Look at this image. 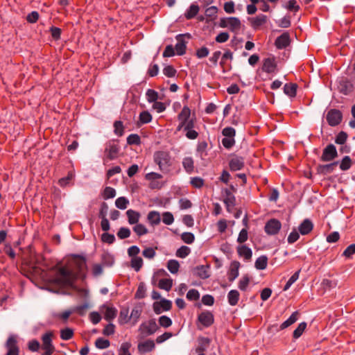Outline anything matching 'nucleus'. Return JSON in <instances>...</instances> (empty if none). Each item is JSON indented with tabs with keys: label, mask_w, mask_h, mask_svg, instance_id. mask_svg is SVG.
<instances>
[{
	"label": "nucleus",
	"mask_w": 355,
	"mask_h": 355,
	"mask_svg": "<svg viewBox=\"0 0 355 355\" xmlns=\"http://www.w3.org/2000/svg\"><path fill=\"white\" fill-rule=\"evenodd\" d=\"M338 157V152L336 146L332 144H328L322 150V154L320 157L322 162H331Z\"/></svg>",
	"instance_id": "6"
},
{
	"label": "nucleus",
	"mask_w": 355,
	"mask_h": 355,
	"mask_svg": "<svg viewBox=\"0 0 355 355\" xmlns=\"http://www.w3.org/2000/svg\"><path fill=\"white\" fill-rule=\"evenodd\" d=\"M338 164V162H334L327 164H319L316 166L318 174L326 175L334 172Z\"/></svg>",
	"instance_id": "10"
},
{
	"label": "nucleus",
	"mask_w": 355,
	"mask_h": 355,
	"mask_svg": "<svg viewBox=\"0 0 355 355\" xmlns=\"http://www.w3.org/2000/svg\"><path fill=\"white\" fill-rule=\"evenodd\" d=\"M251 26L254 29H257L267 21V16L259 15L254 18H250Z\"/></svg>",
	"instance_id": "22"
},
{
	"label": "nucleus",
	"mask_w": 355,
	"mask_h": 355,
	"mask_svg": "<svg viewBox=\"0 0 355 355\" xmlns=\"http://www.w3.org/2000/svg\"><path fill=\"white\" fill-rule=\"evenodd\" d=\"M198 320L205 327H210L214 322V317L211 312L205 311L198 316Z\"/></svg>",
	"instance_id": "9"
},
{
	"label": "nucleus",
	"mask_w": 355,
	"mask_h": 355,
	"mask_svg": "<svg viewBox=\"0 0 355 355\" xmlns=\"http://www.w3.org/2000/svg\"><path fill=\"white\" fill-rule=\"evenodd\" d=\"M133 231L137 234V236H141L146 234L148 232V229L143 224H136L133 227Z\"/></svg>",
	"instance_id": "49"
},
{
	"label": "nucleus",
	"mask_w": 355,
	"mask_h": 355,
	"mask_svg": "<svg viewBox=\"0 0 355 355\" xmlns=\"http://www.w3.org/2000/svg\"><path fill=\"white\" fill-rule=\"evenodd\" d=\"M282 227L280 221L275 218L270 219L265 225L264 230L268 235H276Z\"/></svg>",
	"instance_id": "8"
},
{
	"label": "nucleus",
	"mask_w": 355,
	"mask_h": 355,
	"mask_svg": "<svg viewBox=\"0 0 355 355\" xmlns=\"http://www.w3.org/2000/svg\"><path fill=\"white\" fill-rule=\"evenodd\" d=\"M178 43L175 44L174 49L178 55H182L185 54L187 49V42L182 39V35H178L176 36Z\"/></svg>",
	"instance_id": "18"
},
{
	"label": "nucleus",
	"mask_w": 355,
	"mask_h": 355,
	"mask_svg": "<svg viewBox=\"0 0 355 355\" xmlns=\"http://www.w3.org/2000/svg\"><path fill=\"white\" fill-rule=\"evenodd\" d=\"M181 239L185 243L191 244L195 240V236L191 232H184L181 235Z\"/></svg>",
	"instance_id": "57"
},
{
	"label": "nucleus",
	"mask_w": 355,
	"mask_h": 355,
	"mask_svg": "<svg viewBox=\"0 0 355 355\" xmlns=\"http://www.w3.org/2000/svg\"><path fill=\"white\" fill-rule=\"evenodd\" d=\"M297 85L296 83H286L284 86V92L290 97L296 96Z\"/></svg>",
	"instance_id": "27"
},
{
	"label": "nucleus",
	"mask_w": 355,
	"mask_h": 355,
	"mask_svg": "<svg viewBox=\"0 0 355 355\" xmlns=\"http://www.w3.org/2000/svg\"><path fill=\"white\" fill-rule=\"evenodd\" d=\"M199 11V6L198 5L191 4L189 8L187 10L184 14V17L187 19H191L195 17Z\"/></svg>",
	"instance_id": "31"
},
{
	"label": "nucleus",
	"mask_w": 355,
	"mask_h": 355,
	"mask_svg": "<svg viewBox=\"0 0 355 355\" xmlns=\"http://www.w3.org/2000/svg\"><path fill=\"white\" fill-rule=\"evenodd\" d=\"M120 151L118 140H109L105 144L103 161L114 160L117 158Z\"/></svg>",
	"instance_id": "3"
},
{
	"label": "nucleus",
	"mask_w": 355,
	"mask_h": 355,
	"mask_svg": "<svg viewBox=\"0 0 355 355\" xmlns=\"http://www.w3.org/2000/svg\"><path fill=\"white\" fill-rule=\"evenodd\" d=\"M173 286V280L171 279H161L158 283V287L160 289L169 291Z\"/></svg>",
	"instance_id": "33"
},
{
	"label": "nucleus",
	"mask_w": 355,
	"mask_h": 355,
	"mask_svg": "<svg viewBox=\"0 0 355 355\" xmlns=\"http://www.w3.org/2000/svg\"><path fill=\"white\" fill-rule=\"evenodd\" d=\"M190 183L193 187L200 189L204 185V180L200 177H194L191 178Z\"/></svg>",
	"instance_id": "64"
},
{
	"label": "nucleus",
	"mask_w": 355,
	"mask_h": 355,
	"mask_svg": "<svg viewBox=\"0 0 355 355\" xmlns=\"http://www.w3.org/2000/svg\"><path fill=\"white\" fill-rule=\"evenodd\" d=\"M131 267L137 272L139 271L143 266V259L140 257H135L131 259Z\"/></svg>",
	"instance_id": "43"
},
{
	"label": "nucleus",
	"mask_w": 355,
	"mask_h": 355,
	"mask_svg": "<svg viewBox=\"0 0 355 355\" xmlns=\"http://www.w3.org/2000/svg\"><path fill=\"white\" fill-rule=\"evenodd\" d=\"M129 205V200L125 197H119L115 201V205L120 209H125Z\"/></svg>",
	"instance_id": "46"
},
{
	"label": "nucleus",
	"mask_w": 355,
	"mask_h": 355,
	"mask_svg": "<svg viewBox=\"0 0 355 355\" xmlns=\"http://www.w3.org/2000/svg\"><path fill=\"white\" fill-rule=\"evenodd\" d=\"M74 264L78 270V272L80 274L86 268V259L81 255L73 254Z\"/></svg>",
	"instance_id": "21"
},
{
	"label": "nucleus",
	"mask_w": 355,
	"mask_h": 355,
	"mask_svg": "<svg viewBox=\"0 0 355 355\" xmlns=\"http://www.w3.org/2000/svg\"><path fill=\"white\" fill-rule=\"evenodd\" d=\"M116 190L110 187H106L103 191V196L105 200L113 198L116 196Z\"/></svg>",
	"instance_id": "48"
},
{
	"label": "nucleus",
	"mask_w": 355,
	"mask_h": 355,
	"mask_svg": "<svg viewBox=\"0 0 355 355\" xmlns=\"http://www.w3.org/2000/svg\"><path fill=\"white\" fill-rule=\"evenodd\" d=\"M228 26L227 28L234 33H237L240 28H241V21L239 18L231 17H229V21H228Z\"/></svg>",
	"instance_id": "23"
},
{
	"label": "nucleus",
	"mask_w": 355,
	"mask_h": 355,
	"mask_svg": "<svg viewBox=\"0 0 355 355\" xmlns=\"http://www.w3.org/2000/svg\"><path fill=\"white\" fill-rule=\"evenodd\" d=\"M244 165V158L239 156L232 157L229 162L230 168L233 171L241 170Z\"/></svg>",
	"instance_id": "14"
},
{
	"label": "nucleus",
	"mask_w": 355,
	"mask_h": 355,
	"mask_svg": "<svg viewBox=\"0 0 355 355\" xmlns=\"http://www.w3.org/2000/svg\"><path fill=\"white\" fill-rule=\"evenodd\" d=\"M174 221L173 215L169 212L166 211L162 214V222L166 225H171Z\"/></svg>",
	"instance_id": "58"
},
{
	"label": "nucleus",
	"mask_w": 355,
	"mask_h": 355,
	"mask_svg": "<svg viewBox=\"0 0 355 355\" xmlns=\"http://www.w3.org/2000/svg\"><path fill=\"white\" fill-rule=\"evenodd\" d=\"M76 279V275L66 267L58 269V273L54 279L55 283L63 286H72Z\"/></svg>",
	"instance_id": "1"
},
{
	"label": "nucleus",
	"mask_w": 355,
	"mask_h": 355,
	"mask_svg": "<svg viewBox=\"0 0 355 355\" xmlns=\"http://www.w3.org/2000/svg\"><path fill=\"white\" fill-rule=\"evenodd\" d=\"M146 288L145 284L144 282H140L138 286L136 293L135 295V298H136V299L144 298L146 296Z\"/></svg>",
	"instance_id": "41"
},
{
	"label": "nucleus",
	"mask_w": 355,
	"mask_h": 355,
	"mask_svg": "<svg viewBox=\"0 0 355 355\" xmlns=\"http://www.w3.org/2000/svg\"><path fill=\"white\" fill-rule=\"evenodd\" d=\"M255 268L258 270H264L266 268L268 265V257L265 255H262L258 257L255 261Z\"/></svg>",
	"instance_id": "32"
},
{
	"label": "nucleus",
	"mask_w": 355,
	"mask_h": 355,
	"mask_svg": "<svg viewBox=\"0 0 355 355\" xmlns=\"http://www.w3.org/2000/svg\"><path fill=\"white\" fill-rule=\"evenodd\" d=\"M291 39L288 33L286 32L277 37L275 45L278 49H283L290 45Z\"/></svg>",
	"instance_id": "12"
},
{
	"label": "nucleus",
	"mask_w": 355,
	"mask_h": 355,
	"mask_svg": "<svg viewBox=\"0 0 355 355\" xmlns=\"http://www.w3.org/2000/svg\"><path fill=\"white\" fill-rule=\"evenodd\" d=\"M209 53V50L206 46H202L201 48L197 49L196 52V55L198 58L202 59L206 58Z\"/></svg>",
	"instance_id": "60"
},
{
	"label": "nucleus",
	"mask_w": 355,
	"mask_h": 355,
	"mask_svg": "<svg viewBox=\"0 0 355 355\" xmlns=\"http://www.w3.org/2000/svg\"><path fill=\"white\" fill-rule=\"evenodd\" d=\"M187 298L190 301L198 300L200 298V293L196 289H191L187 293Z\"/></svg>",
	"instance_id": "63"
},
{
	"label": "nucleus",
	"mask_w": 355,
	"mask_h": 355,
	"mask_svg": "<svg viewBox=\"0 0 355 355\" xmlns=\"http://www.w3.org/2000/svg\"><path fill=\"white\" fill-rule=\"evenodd\" d=\"M155 347V343L152 340H147L144 342L139 343L137 346L138 351L140 354L150 352L153 350Z\"/></svg>",
	"instance_id": "15"
},
{
	"label": "nucleus",
	"mask_w": 355,
	"mask_h": 355,
	"mask_svg": "<svg viewBox=\"0 0 355 355\" xmlns=\"http://www.w3.org/2000/svg\"><path fill=\"white\" fill-rule=\"evenodd\" d=\"M53 333L47 331L42 336V348H53L54 346L52 344Z\"/></svg>",
	"instance_id": "28"
},
{
	"label": "nucleus",
	"mask_w": 355,
	"mask_h": 355,
	"mask_svg": "<svg viewBox=\"0 0 355 355\" xmlns=\"http://www.w3.org/2000/svg\"><path fill=\"white\" fill-rule=\"evenodd\" d=\"M180 268V263L177 260L171 259L167 263V268L172 274H176Z\"/></svg>",
	"instance_id": "38"
},
{
	"label": "nucleus",
	"mask_w": 355,
	"mask_h": 355,
	"mask_svg": "<svg viewBox=\"0 0 355 355\" xmlns=\"http://www.w3.org/2000/svg\"><path fill=\"white\" fill-rule=\"evenodd\" d=\"M277 69V62L274 56L266 58L263 61L261 69L268 73H274Z\"/></svg>",
	"instance_id": "11"
},
{
	"label": "nucleus",
	"mask_w": 355,
	"mask_h": 355,
	"mask_svg": "<svg viewBox=\"0 0 355 355\" xmlns=\"http://www.w3.org/2000/svg\"><path fill=\"white\" fill-rule=\"evenodd\" d=\"M101 241L103 243L112 244L115 241V236L114 234L105 232L101 235Z\"/></svg>",
	"instance_id": "61"
},
{
	"label": "nucleus",
	"mask_w": 355,
	"mask_h": 355,
	"mask_svg": "<svg viewBox=\"0 0 355 355\" xmlns=\"http://www.w3.org/2000/svg\"><path fill=\"white\" fill-rule=\"evenodd\" d=\"M146 98L149 103H154L158 99V93L151 89L146 91Z\"/></svg>",
	"instance_id": "52"
},
{
	"label": "nucleus",
	"mask_w": 355,
	"mask_h": 355,
	"mask_svg": "<svg viewBox=\"0 0 355 355\" xmlns=\"http://www.w3.org/2000/svg\"><path fill=\"white\" fill-rule=\"evenodd\" d=\"M110 345V342L107 339H105L103 338H98L95 341V346L98 349H104L109 347Z\"/></svg>",
	"instance_id": "40"
},
{
	"label": "nucleus",
	"mask_w": 355,
	"mask_h": 355,
	"mask_svg": "<svg viewBox=\"0 0 355 355\" xmlns=\"http://www.w3.org/2000/svg\"><path fill=\"white\" fill-rule=\"evenodd\" d=\"M306 327V323L305 322H302L300 323L297 327L294 330L293 336L295 339L300 338L303 332L304 331Z\"/></svg>",
	"instance_id": "45"
},
{
	"label": "nucleus",
	"mask_w": 355,
	"mask_h": 355,
	"mask_svg": "<svg viewBox=\"0 0 355 355\" xmlns=\"http://www.w3.org/2000/svg\"><path fill=\"white\" fill-rule=\"evenodd\" d=\"M209 268V265L198 266L193 268V272L198 277L206 279L210 277Z\"/></svg>",
	"instance_id": "13"
},
{
	"label": "nucleus",
	"mask_w": 355,
	"mask_h": 355,
	"mask_svg": "<svg viewBox=\"0 0 355 355\" xmlns=\"http://www.w3.org/2000/svg\"><path fill=\"white\" fill-rule=\"evenodd\" d=\"M191 252V250L186 245H182L176 251V256L180 258H185Z\"/></svg>",
	"instance_id": "50"
},
{
	"label": "nucleus",
	"mask_w": 355,
	"mask_h": 355,
	"mask_svg": "<svg viewBox=\"0 0 355 355\" xmlns=\"http://www.w3.org/2000/svg\"><path fill=\"white\" fill-rule=\"evenodd\" d=\"M117 314V310L114 307L107 306L104 313V318L107 321L114 319Z\"/></svg>",
	"instance_id": "36"
},
{
	"label": "nucleus",
	"mask_w": 355,
	"mask_h": 355,
	"mask_svg": "<svg viewBox=\"0 0 355 355\" xmlns=\"http://www.w3.org/2000/svg\"><path fill=\"white\" fill-rule=\"evenodd\" d=\"M326 119L329 125L334 127L342 121L343 114L339 110L331 109L327 114Z\"/></svg>",
	"instance_id": "5"
},
{
	"label": "nucleus",
	"mask_w": 355,
	"mask_h": 355,
	"mask_svg": "<svg viewBox=\"0 0 355 355\" xmlns=\"http://www.w3.org/2000/svg\"><path fill=\"white\" fill-rule=\"evenodd\" d=\"M126 215L128 216V220L129 224L134 225L137 224L139 222L140 214L138 211H136L132 209H128L126 211Z\"/></svg>",
	"instance_id": "26"
},
{
	"label": "nucleus",
	"mask_w": 355,
	"mask_h": 355,
	"mask_svg": "<svg viewBox=\"0 0 355 355\" xmlns=\"http://www.w3.org/2000/svg\"><path fill=\"white\" fill-rule=\"evenodd\" d=\"M351 166L352 159L349 157V156H345L340 164V168L342 171H347L351 168Z\"/></svg>",
	"instance_id": "47"
},
{
	"label": "nucleus",
	"mask_w": 355,
	"mask_h": 355,
	"mask_svg": "<svg viewBox=\"0 0 355 355\" xmlns=\"http://www.w3.org/2000/svg\"><path fill=\"white\" fill-rule=\"evenodd\" d=\"M5 346L8 350L6 355H19V348L17 345V336L10 335Z\"/></svg>",
	"instance_id": "7"
},
{
	"label": "nucleus",
	"mask_w": 355,
	"mask_h": 355,
	"mask_svg": "<svg viewBox=\"0 0 355 355\" xmlns=\"http://www.w3.org/2000/svg\"><path fill=\"white\" fill-rule=\"evenodd\" d=\"M339 92L344 95L351 94L354 90V85L347 79L340 81L338 86Z\"/></svg>",
	"instance_id": "16"
},
{
	"label": "nucleus",
	"mask_w": 355,
	"mask_h": 355,
	"mask_svg": "<svg viewBox=\"0 0 355 355\" xmlns=\"http://www.w3.org/2000/svg\"><path fill=\"white\" fill-rule=\"evenodd\" d=\"M191 110L187 106H184L182 111L178 114V120L182 122H185L190 119Z\"/></svg>",
	"instance_id": "35"
},
{
	"label": "nucleus",
	"mask_w": 355,
	"mask_h": 355,
	"mask_svg": "<svg viewBox=\"0 0 355 355\" xmlns=\"http://www.w3.org/2000/svg\"><path fill=\"white\" fill-rule=\"evenodd\" d=\"M182 165L188 173H191L193 171L194 165L193 160L191 157H185L183 159Z\"/></svg>",
	"instance_id": "44"
},
{
	"label": "nucleus",
	"mask_w": 355,
	"mask_h": 355,
	"mask_svg": "<svg viewBox=\"0 0 355 355\" xmlns=\"http://www.w3.org/2000/svg\"><path fill=\"white\" fill-rule=\"evenodd\" d=\"M225 193L227 197L224 199L223 202L226 205L227 210H229V207L230 206H234L236 199L234 196H233L229 190L226 189Z\"/></svg>",
	"instance_id": "37"
},
{
	"label": "nucleus",
	"mask_w": 355,
	"mask_h": 355,
	"mask_svg": "<svg viewBox=\"0 0 355 355\" xmlns=\"http://www.w3.org/2000/svg\"><path fill=\"white\" fill-rule=\"evenodd\" d=\"M131 232L128 227H121L117 232V236L120 239H125L130 236Z\"/></svg>",
	"instance_id": "56"
},
{
	"label": "nucleus",
	"mask_w": 355,
	"mask_h": 355,
	"mask_svg": "<svg viewBox=\"0 0 355 355\" xmlns=\"http://www.w3.org/2000/svg\"><path fill=\"white\" fill-rule=\"evenodd\" d=\"M198 345L196 349L198 355H205L204 352L207 349L210 344V339L205 337H200L198 340Z\"/></svg>",
	"instance_id": "17"
},
{
	"label": "nucleus",
	"mask_w": 355,
	"mask_h": 355,
	"mask_svg": "<svg viewBox=\"0 0 355 355\" xmlns=\"http://www.w3.org/2000/svg\"><path fill=\"white\" fill-rule=\"evenodd\" d=\"M158 326L155 319L150 320L148 322H143L139 329L142 337H146L156 332Z\"/></svg>",
	"instance_id": "4"
},
{
	"label": "nucleus",
	"mask_w": 355,
	"mask_h": 355,
	"mask_svg": "<svg viewBox=\"0 0 355 355\" xmlns=\"http://www.w3.org/2000/svg\"><path fill=\"white\" fill-rule=\"evenodd\" d=\"M239 293L236 290H231L227 294L228 302L231 306L237 304L239 300Z\"/></svg>",
	"instance_id": "30"
},
{
	"label": "nucleus",
	"mask_w": 355,
	"mask_h": 355,
	"mask_svg": "<svg viewBox=\"0 0 355 355\" xmlns=\"http://www.w3.org/2000/svg\"><path fill=\"white\" fill-rule=\"evenodd\" d=\"M147 219L151 225H157L161 221L160 214L157 211H150L148 214Z\"/></svg>",
	"instance_id": "24"
},
{
	"label": "nucleus",
	"mask_w": 355,
	"mask_h": 355,
	"mask_svg": "<svg viewBox=\"0 0 355 355\" xmlns=\"http://www.w3.org/2000/svg\"><path fill=\"white\" fill-rule=\"evenodd\" d=\"M152 116L148 111H143L139 114V122L142 124L150 123Z\"/></svg>",
	"instance_id": "54"
},
{
	"label": "nucleus",
	"mask_w": 355,
	"mask_h": 355,
	"mask_svg": "<svg viewBox=\"0 0 355 355\" xmlns=\"http://www.w3.org/2000/svg\"><path fill=\"white\" fill-rule=\"evenodd\" d=\"M299 315V312L297 311H294L291 315L284 321L279 327L280 330H283L293 323H295L297 320V316Z\"/></svg>",
	"instance_id": "29"
},
{
	"label": "nucleus",
	"mask_w": 355,
	"mask_h": 355,
	"mask_svg": "<svg viewBox=\"0 0 355 355\" xmlns=\"http://www.w3.org/2000/svg\"><path fill=\"white\" fill-rule=\"evenodd\" d=\"M159 324L160 326L167 328L172 324V320L169 317L162 315L159 318Z\"/></svg>",
	"instance_id": "62"
},
{
	"label": "nucleus",
	"mask_w": 355,
	"mask_h": 355,
	"mask_svg": "<svg viewBox=\"0 0 355 355\" xmlns=\"http://www.w3.org/2000/svg\"><path fill=\"white\" fill-rule=\"evenodd\" d=\"M114 133L121 137L123 135V125L122 121H116L114 123Z\"/></svg>",
	"instance_id": "59"
},
{
	"label": "nucleus",
	"mask_w": 355,
	"mask_h": 355,
	"mask_svg": "<svg viewBox=\"0 0 355 355\" xmlns=\"http://www.w3.org/2000/svg\"><path fill=\"white\" fill-rule=\"evenodd\" d=\"M141 312H142V309L141 307L136 306L134 309H132L130 315V319L132 320L133 324H135L137 322L139 318H140Z\"/></svg>",
	"instance_id": "42"
},
{
	"label": "nucleus",
	"mask_w": 355,
	"mask_h": 355,
	"mask_svg": "<svg viewBox=\"0 0 355 355\" xmlns=\"http://www.w3.org/2000/svg\"><path fill=\"white\" fill-rule=\"evenodd\" d=\"M130 347L131 344L130 343H122L119 350V355H131L130 352Z\"/></svg>",
	"instance_id": "55"
},
{
	"label": "nucleus",
	"mask_w": 355,
	"mask_h": 355,
	"mask_svg": "<svg viewBox=\"0 0 355 355\" xmlns=\"http://www.w3.org/2000/svg\"><path fill=\"white\" fill-rule=\"evenodd\" d=\"M237 252L239 256L243 257L245 259H250L252 255L251 249L245 245L238 246Z\"/></svg>",
	"instance_id": "25"
},
{
	"label": "nucleus",
	"mask_w": 355,
	"mask_h": 355,
	"mask_svg": "<svg viewBox=\"0 0 355 355\" xmlns=\"http://www.w3.org/2000/svg\"><path fill=\"white\" fill-rule=\"evenodd\" d=\"M128 308H123L119 313V322L121 324H126L130 321V316L128 315Z\"/></svg>",
	"instance_id": "34"
},
{
	"label": "nucleus",
	"mask_w": 355,
	"mask_h": 355,
	"mask_svg": "<svg viewBox=\"0 0 355 355\" xmlns=\"http://www.w3.org/2000/svg\"><path fill=\"white\" fill-rule=\"evenodd\" d=\"M73 336V330L71 328L66 327L61 329L60 338L64 340H69Z\"/></svg>",
	"instance_id": "39"
},
{
	"label": "nucleus",
	"mask_w": 355,
	"mask_h": 355,
	"mask_svg": "<svg viewBox=\"0 0 355 355\" xmlns=\"http://www.w3.org/2000/svg\"><path fill=\"white\" fill-rule=\"evenodd\" d=\"M240 263L237 261H234L231 263L230 269L228 272V279L230 282H233L239 276V269Z\"/></svg>",
	"instance_id": "19"
},
{
	"label": "nucleus",
	"mask_w": 355,
	"mask_h": 355,
	"mask_svg": "<svg viewBox=\"0 0 355 355\" xmlns=\"http://www.w3.org/2000/svg\"><path fill=\"white\" fill-rule=\"evenodd\" d=\"M127 143L129 145H139L141 138L137 134H131L127 137Z\"/></svg>",
	"instance_id": "53"
},
{
	"label": "nucleus",
	"mask_w": 355,
	"mask_h": 355,
	"mask_svg": "<svg viewBox=\"0 0 355 355\" xmlns=\"http://www.w3.org/2000/svg\"><path fill=\"white\" fill-rule=\"evenodd\" d=\"M283 7L289 11L294 12H297L300 9V7L297 5L296 0H289L286 5L283 6Z\"/></svg>",
	"instance_id": "51"
},
{
	"label": "nucleus",
	"mask_w": 355,
	"mask_h": 355,
	"mask_svg": "<svg viewBox=\"0 0 355 355\" xmlns=\"http://www.w3.org/2000/svg\"><path fill=\"white\" fill-rule=\"evenodd\" d=\"M154 162L159 166V168L163 173H167L172 164L171 157L168 152L159 150L153 155Z\"/></svg>",
	"instance_id": "2"
},
{
	"label": "nucleus",
	"mask_w": 355,
	"mask_h": 355,
	"mask_svg": "<svg viewBox=\"0 0 355 355\" xmlns=\"http://www.w3.org/2000/svg\"><path fill=\"white\" fill-rule=\"evenodd\" d=\"M313 228V224L309 219H305L302 221V223L300 225L298 230L301 234L306 235Z\"/></svg>",
	"instance_id": "20"
}]
</instances>
